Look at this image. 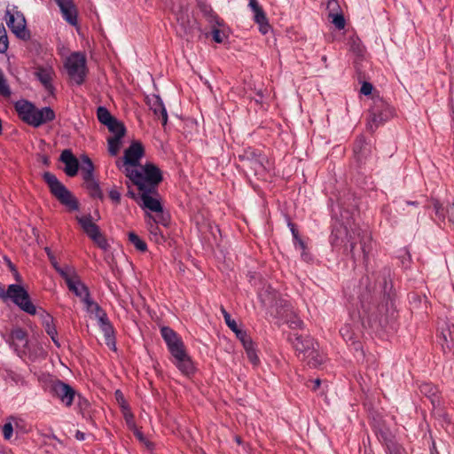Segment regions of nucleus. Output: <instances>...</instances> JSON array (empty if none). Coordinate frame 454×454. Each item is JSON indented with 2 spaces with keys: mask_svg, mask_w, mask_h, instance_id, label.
Listing matches in <instances>:
<instances>
[{
  "mask_svg": "<svg viewBox=\"0 0 454 454\" xmlns=\"http://www.w3.org/2000/svg\"><path fill=\"white\" fill-rule=\"evenodd\" d=\"M296 356L309 368L322 364L324 356L318 349V343L310 335L291 333L288 337Z\"/></svg>",
  "mask_w": 454,
  "mask_h": 454,
  "instance_id": "nucleus-1",
  "label": "nucleus"
},
{
  "mask_svg": "<svg viewBox=\"0 0 454 454\" xmlns=\"http://www.w3.org/2000/svg\"><path fill=\"white\" fill-rule=\"evenodd\" d=\"M124 174L138 190H155L163 179L160 169L151 162L139 166L138 168H126Z\"/></svg>",
  "mask_w": 454,
  "mask_h": 454,
  "instance_id": "nucleus-2",
  "label": "nucleus"
},
{
  "mask_svg": "<svg viewBox=\"0 0 454 454\" xmlns=\"http://www.w3.org/2000/svg\"><path fill=\"white\" fill-rule=\"evenodd\" d=\"M44 182L48 184L51 194L69 210L75 211L79 209V203L72 192L51 173L45 172L43 176Z\"/></svg>",
  "mask_w": 454,
  "mask_h": 454,
  "instance_id": "nucleus-3",
  "label": "nucleus"
},
{
  "mask_svg": "<svg viewBox=\"0 0 454 454\" xmlns=\"http://www.w3.org/2000/svg\"><path fill=\"white\" fill-rule=\"evenodd\" d=\"M4 297L10 298L21 310L29 314H37L36 307L32 303L29 294L20 285L12 284L8 286Z\"/></svg>",
  "mask_w": 454,
  "mask_h": 454,
  "instance_id": "nucleus-4",
  "label": "nucleus"
},
{
  "mask_svg": "<svg viewBox=\"0 0 454 454\" xmlns=\"http://www.w3.org/2000/svg\"><path fill=\"white\" fill-rule=\"evenodd\" d=\"M49 392L52 397L57 398L66 407L72 406L75 398H78L80 402L82 399V396L71 385L60 380L51 382Z\"/></svg>",
  "mask_w": 454,
  "mask_h": 454,
  "instance_id": "nucleus-5",
  "label": "nucleus"
},
{
  "mask_svg": "<svg viewBox=\"0 0 454 454\" xmlns=\"http://www.w3.org/2000/svg\"><path fill=\"white\" fill-rule=\"evenodd\" d=\"M65 67L70 78L77 84L84 82L87 74L86 57L81 52L72 53L66 60Z\"/></svg>",
  "mask_w": 454,
  "mask_h": 454,
  "instance_id": "nucleus-6",
  "label": "nucleus"
},
{
  "mask_svg": "<svg viewBox=\"0 0 454 454\" xmlns=\"http://www.w3.org/2000/svg\"><path fill=\"white\" fill-rule=\"evenodd\" d=\"M175 13L177 22V34L186 41L192 40L200 33L196 20L190 17L188 10L183 6L180 7L178 12L175 11Z\"/></svg>",
  "mask_w": 454,
  "mask_h": 454,
  "instance_id": "nucleus-7",
  "label": "nucleus"
},
{
  "mask_svg": "<svg viewBox=\"0 0 454 454\" xmlns=\"http://www.w3.org/2000/svg\"><path fill=\"white\" fill-rule=\"evenodd\" d=\"M331 207V234L329 242L331 246L335 248H340V222L339 220V213H340V202L338 194H333L329 198Z\"/></svg>",
  "mask_w": 454,
  "mask_h": 454,
  "instance_id": "nucleus-8",
  "label": "nucleus"
},
{
  "mask_svg": "<svg viewBox=\"0 0 454 454\" xmlns=\"http://www.w3.org/2000/svg\"><path fill=\"white\" fill-rule=\"evenodd\" d=\"M6 24L11 31L20 39L27 41L30 39V32L27 28L26 19L19 11H6Z\"/></svg>",
  "mask_w": 454,
  "mask_h": 454,
  "instance_id": "nucleus-9",
  "label": "nucleus"
},
{
  "mask_svg": "<svg viewBox=\"0 0 454 454\" xmlns=\"http://www.w3.org/2000/svg\"><path fill=\"white\" fill-rule=\"evenodd\" d=\"M393 115V110L384 102L375 103L369 113L367 128L373 132Z\"/></svg>",
  "mask_w": 454,
  "mask_h": 454,
  "instance_id": "nucleus-10",
  "label": "nucleus"
},
{
  "mask_svg": "<svg viewBox=\"0 0 454 454\" xmlns=\"http://www.w3.org/2000/svg\"><path fill=\"white\" fill-rule=\"evenodd\" d=\"M239 159L243 161L244 166L250 168L255 175L262 174L266 169L264 165L266 156L260 150L248 147L239 155Z\"/></svg>",
  "mask_w": 454,
  "mask_h": 454,
  "instance_id": "nucleus-11",
  "label": "nucleus"
},
{
  "mask_svg": "<svg viewBox=\"0 0 454 454\" xmlns=\"http://www.w3.org/2000/svg\"><path fill=\"white\" fill-rule=\"evenodd\" d=\"M61 278L65 280L69 291L80 297L83 302L90 297L89 289L81 281L74 268L72 267Z\"/></svg>",
  "mask_w": 454,
  "mask_h": 454,
  "instance_id": "nucleus-12",
  "label": "nucleus"
},
{
  "mask_svg": "<svg viewBox=\"0 0 454 454\" xmlns=\"http://www.w3.org/2000/svg\"><path fill=\"white\" fill-rule=\"evenodd\" d=\"M342 34L345 35V40L347 41V46L348 47V51L354 56V63L356 68L358 65V61L364 59L365 53V48L363 45L361 40L355 35L353 31H348L346 29V20L344 16L342 15Z\"/></svg>",
  "mask_w": 454,
  "mask_h": 454,
  "instance_id": "nucleus-13",
  "label": "nucleus"
},
{
  "mask_svg": "<svg viewBox=\"0 0 454 454\" xmlns=\"http://www.w3.org/2000/svg\"><path fill=\"white\" fill-rule=\"evenodd\" d=\"M6 341L20 357L22 358L27 355L28 351V339L27 332L22 328L17 327L12 329Z\"/></svg>",
  "mask_w": 454,
  "mask_h": 454,
  "instance_id": "nucleus-14",
  "label": "nucleus"
},
{
  "mask_svg": "<svg viewBox=\"0 0 454 454\" xmlns=\"http://www.w3.org/2000/svg\"><path fill=\"white\" fill-rule=\"evenodd\" d=\"M144 153L145 150L142 143L139 141L132 142L124 152L123 171L129 168H137V167L141 166L139 160L144 156Z\"/></svg>",
  "mask_w": 454,
  "mask_h": 454,
  "instance_id": "nucleus-15",
  "label": "nucleus"
},
{
  "mask_svg": "<svg viewBox=\"0 0 454 454\" xmlns=\"http://www.w3.org/2000/svg\"><path fill=\"white\" fill-rule=\"evenodd\" d=\"M141 192L140 198L143 202L142 207L154 213H162L163 207L159 199L158 190L144 189Z\"/></svg>",
  "mask_w": 454,
  "mask_h": 454,
  "instance_id": "nucleus-16",
  "label": "nucleus"
},
{
  "mask_svg": "<svg viewBox=\"0 0 454 454\" xmlns=\"http://www.w3.org/2000/svg\"><path fill=\"white\" fill-rule=\"evenodd\" d=\"M259 298L262 305L266 308H272L274 306L287 308L289 304L284 300L278 299L277 291L270 286H264L259 293Z\"/></svg>",
  "mask_w": 454,
  "mask_h": 454,
  "instance_id": "nucleus-17",
  "label": "nucleus"
},
{
  "mask_svg": "<svg viewBox=\"0 0 454 454\" xmlns=\"http://www.w3.org/2000/svg\"><path fill=\"white\" fill-rule=\"evenodd\" d=\"M146 102L154 115L161 118L162 126H165L168 122V113L160 97L155 94L148 96Z\"/></svg>",
  "mask_w": 454,
  "mask_h": 454,
  "instance_id": "nucleus-18",
  "label": "nucleus"
},
{
  "mask_svg": "<svg viewBox=\"0 0 454 454\" xmlns=\"http://www.w3.org/2000/svg\"><path fill=\"white\" fill-rule=\"evenodd\" d=\"M356 240H358L360 243V249L362 251L364 259H365L370 251L369 245H368V243H370V241H371L370 237H369V235H365V234L361 236L359 231H353V234L348 235V242L350 243V252L354 258H356L355 247H356Z\"/></svg>",
  "mask_w": 454,
  "mask_h": 454,
  "instance_id": "nucleus-19",
  "label": "nucleus"
},
{
  "mask_svg": "<svg viewBox=\"0 0 454 454\" xmlns=\"http://www.w3.org/2000/svg\"><path fill=\"white\" fill-rule=\"evenodd\" d=\"M35 75L43 84L45 90L48 91L49 94L53 95L55 90L52 84V80L55 75L53 69L51 67H39L36 68Z\"/></svg>",
  "mask_w": 454,
  "mask_h": 454,
  "instance_id": "nucleus-20",
  "label": "nucleus"
},
{
  "mask_svg": "<svg viewBox=\"0 0 454 454\" xmlns=\"http://www.w3.org/2000/svg\"><path fill=\"white\" fill-rule=\"evenodd\" d=\"M62 13L63 19L70 25H77V10L72 0H55Z\"/></svg>",
  "mask_w": 454,
  "mask_h": 454,
  "instance_id": "nucleus-21",
  "label": "nucleus"
},
{
  "mask_svg": "<svg viewBox=\"0 0 454 454\" xmlns=\"http://www.w3.org/2000/svg\"><path fill=\"white\" fill-rule=\"evenodd\" d=\"M59 160L65 164L64 171L68 176H74L79 169V161L69 149L64 150Z\"/></svg>",
  "mask_w": 454,
  "mask_h": 454,
  "instance_id": "nucleus-22",
  "label": "nucleus"
},
{
  "mask_svg": "<svg viewBox=\"0 0 454 454\" xmlns=\"http://www.w3.org/2000/svg\"><path fill=\"white\" fill-rule=\"evenodd\" d=\"M37 314L40 317V319L42 321L43 326L45 329V332L49 336H51L52 341L57 347H60V343L59 342L57 339V330L55 325H53V317L47 313L44 309H39L37 311Z\"/></svg>",
  "mask_w": 454,
  "mask_h": 454,
  "instance_id": "nucleus-23",
  "label": "nucleus"
},
{
  "mask_svg": "<svg viewBox=\"0 0 454 454\" xmlns=\"http://www.w3.org/2000/svg\"><path fill=\"white\" fill-rule=\"evenodd\" d=\"M35 108L32 103L27 100H20L15 104V109L20 119L31 126Z\"/></svg>",
  "mask_w": 454,
  "mask_h": 454,
  "instance_id": "nucleus-24",
  "label": "nucleus"
},
{
  "mask_svg": "<svg viewBox=\"0 0 454 454\" xmlns=\"http://www.w3.org/2000/svg\"><path fill=\"white\" fill-rule=\"evenodd\" d=\"M55 119V113L50 106L41 109L35 108V116L32 120L33 127H39L43 123L51 121Z\"/></svg>",
  "mask_w": 454,
  "mask_h": 454,
  "instance_id": "nucleus-25",
  "label": "nucleus"
},
{
  "mask_svg": "<svg viewBox=\"0 0 454 454\" xmlns=\"http://www.w3.org/2000/svg\"><path fill=\"white\" fill-rule=\"evenodd\" d=\"M353 152L357 161L362 163L366 160L371 153V147L366 143L364 137L360 136L354 143Z\"/></svg>",
  "mask_w": 454,
  "mask_h": 454,
  "instance_id": "nucleus-26",
  "label": "nucleus"
},
{
  "mask_svg": "<svg viewBox=\"0 0 454 454\" xmlns=\"http://www.w3.org/2000/svg\"><path fill=\"white\" fill-rule=\"evenodd\" d=\"M326 11L328 19L332 20V23L336 28L340 29V5L338 0H328L326 4Z\"/></svg>",
  "mask_w": 454,
  "mask_h": 454,
  "instance_id": "nucleus-27",
  "label": "nucleus"
},
{
  "mask_svg": "<svg viewBox=\"0 0 454 454\" xmlns=\"http://www.w3.org/2000/svg\"><path fill=\"white\" fill-rule=\"evenodd\" d=\"M77 221L90 239H96L100 232L98 226L92 223L91 215L77 217Z\"/></svg>",
  "mask_w": 454,
  "mask_h": 454,
  "instance_id": "nucleus-28",
  "label": "nucleus"
},
{
  "mask_svg": "<svg viewBox=\"0 0 454 454\" xmlns=\"http://www.w3.org/2000/svg\"><path fill=\"white\" fill-rule=\"evenodd\" d=\"M174 359H175L174 364L179 369V371L182 372V373H184L185 375H190V374L193 373V372H194L193 363L187 353L184 354V356H179Z\"/></svg>",
  "mask_w": 454,
  "mask_h": 454,
  "instance_id": "nucleus-29",
  "label": "nucleus"
},
{
  "mask_svg": "<svg viewBox=\"0 0 454 454\" xmlns=\"http://www.w3.org/2000/svg\"><path fill=\"white\" fill-rule=\"evenodd\" d=\"M85 188L87 189L90 195L93 198L103 199V192L99 186L98 182L93 177L89 179H83Z\"/></svg>",
  "mask_w": 454,
  "mask_h": 454,
  "instance_id": "nucleus-30",
  "label": "nucleus"
},
{
  "mask_svg": "<svg viewBox=\"0 0 454 454\" xmlns=\"http://www.w3.org/2000/svg\"><path fill=\"white\" fill-rule=\"evenodd\" d=\"M254 20L259 25L260 31L265 35L269 32L270 26L268 22L265 12L262 8L254 12Z\"/></svg>",
  "mask_w": 454,
  "mask_h": 454,
  "instance_id": "nucleus-31",
  "label": "nucleus"
},
{
  "mask_svg": "<svg viewBox=\"0 0 454 454\" xmlns=\"http://www.w3.org/2000/svg\"><path fill=\"white\" fill-rule=\"evenodd\" d=\"M100 329L104 333L106 344L110 348L115 350L116 349V346H115L116 342H115L114 330L112 324L110 323L108 325H102L100 327Z\"/></svg>",
  "mask_w": 454,
  "mask_h": 454,
  "instance_id": "nucleus-32",
  "label": "nucleus"
},
{
  "mask_svg": "<svg viewBox=\"0 0 454 454\" xmlns=\"http://www.w3.org/2000/svg\"><path fill=\"white\" fill-rule=\"evenodd\" d=\"M81 172L82 179H89L90 177L94 176V165L91 160L87 155H84L82 158Z\"/></svg>",
  "mask_w": 454,
  "mask_h": 454,
  "instance_id": "nucleus-33",
  "label": "nucleus"
},
{
  "mask_svg": "<svg viewBox=\"0 0 454 454\" xmlns=\"http://www.w3.org/2000/svg\"><path fill=\"white\" fill-rule=\"evenodd\" d=\"M106 126L110 132L114 133V137H124L126 129L116 118L114 117Z\"/></svg>",
  "mask_w": 454,
  "mask_h": 454,
  "instance_id": "nucleus-34",
  "label": "nucleus"
},
{
  "mask_svg": "<svg viewBox=\"0 0 454 454\" xmlns=\"http://www.w3.org/2000/svg\"><path fill=\"white\" fill-rule=\"evenodd\" d=\"M44 250L47 254V256H48L52 267L60 276L67 273V271L72 268L71 266H68V265H66L65 267H60L59 262H57L56 257L54 256L53 253L51 252V248L45 247Z\"/></svg>",
  "mask_w": 454,
  "mask_h": 454,
  "instance_id": "nucleus-35",
  "label": "nucleus"
},
{
  "mask_svg": "<svg viewBox=\"0 0 454 454\" xmlns=\"http://www.w3.org/2000/svg\"><path fill=\"white\" fill-rule=\"evenodd\" d=\"M160 333L167 346L180 340L176 333L168 326L161 327Z\"/></svg>",
  "mask_w": 454,
  "mask_h": 454,
  "instance_id": "nucleus-36",
  "label": "nucleus"
},
{
  "mask_svg": "<svg viewBox=\"0 0 454 454\" xmlns=\"http://www.w3.org/2000/svg\"><path fill=\"white\" fill-rule=\"evenodd\" d=\"M168 348L174 358L184 356L186 353L184 342L180 339L178 341L173 342L168 346Z\"/></svg>",
  "mask_w": 454,
  "mask_h": 454,
  "instance_id": "nucleus-37",
  "label": "nucleus"
},
{
  "mask_svg": "<svg viewBox=\"0 0 454 454\" xmlns=\"http://www.w3.org/2000/svg\"><path fill=\"white\" fill-rule=\"evenodd\" d=\"M168 348L174 358L184 356L186 353L184 342L180 339L178 341L173 342L168 346Z\"/></svg>",
  "mask_w": 454,
  "mask_h": 454,
  "instance_id": "nucleus-38",
  "label": "nucleus"
},
{
  "mask_svg": "<svg viewBox=\"0 0 454 454\" xmlns=\"http://www.w3.org/2000/svg\"><path fill=\"white\" fill-rule=\"evenodd\" d=\"M129 240L138 251L145 252L147 250L146 243L135 232L129 233Z\"/></svg>",
  "mask_w": 454,
  "mask_h": 454,
  "instance_id": "nucleus-39",
  "label": "nucleus"
},
{
  "mask_svg": "<svg viewBox=\"0 0 454 454\" xmlns=\"http://www.w3.org/2000/svg\"><path fill=\"white\" fill-rule=\"evenodd\" d=\"M121 138L122 137H112L108 138V152L112 156L117 155L121 147Z\"/></svg>",
  "mask_w": 454,
  "mask_h": 454,
  "instance_id": "nucleus-40",
  "label": "nucleus"
},
{
  "mask_svg": "<svg viewBox=\"0 0 454 454\" xmlns=\"http://www.w3.org/2000/svg\"><path fill=\"white\" fill-rule=\"evenodd\" d=\"M97 117L98 121L106 125L109 122L114 116L110 114V112L105 106H98L97 109Z\"/></svg>",
  "mask_w": 454,
  "mask_h": 454,
  "instance_id": "nucleus-41",
  "label": "nucleus"
},
{
  "mask_svg": "<svg viewBox=\"0 0 454 454\" xmlns=\"http://www.w3.org/2000/svg\"><path fill=\"white\" fill-rule=\"evenodd\" d=\"M86 305V309L89 312L95 315L96 318L101 313H104L105 310L95 301H93L90 297L84 302Z\"/></svg>",
  "mask_w": 454,
  "mask_h": 454,
  "instance_id": "nucleus-42",
  "label": "nucleus"
},
{
  "mask_svg": "<svg viewBox=\"0 0 454 454\" xmlns=\"http://www.w3.org/2000/svg\"><path fill=\"white\" fill-rule=\"evenodd\" d=\"M220 310L223 316L225 324L228 325V327L234 333L238 331L239 328L238 327V325L234 319L231 318V315L227 310L224 309L223 306H221Z\"/></svg>",
  "mask_w": 454,
  "mask_h": 454,
  "instance_id": "nucleus-43",
  "label": "nucleus"
},
{
  "mask_svg": "<svg viewBox=\"0 0 454 454\" xmlns=\"http://www.w3.org/2000/svg\"><path fill=\"white\" fill-rule=\"evenodd\" d=\"M9 42L4 24L0 21V53H4L8 49Z\"/></svg>",
  "mask_w": 454,
  "mask_h": 454,
  "instance_id": "nucleus-44",
  "label": "nucleus"
},
{
  "mask_svg": "<svg viewBox=\"0 0 454 454\" xmlns=\"http://www.w3.org/2000/svg\"><path fill=\"white\" fill-rule=\"evenodd\" d=\"M235 333L237 338H239V340L242 342V345L245 349L254 345L251 338L247 335V333L245 331L239 329L238 331H236Z\"/></svg>",
  "mask_w": 454,
  "mask_h": 454,
  "instance_id": "nucleus-45",
  "label": "nucleus"
},
{
  "mask_svg": "<svg viewBox=\"0 0 454 454\" xmlns=\"http://www.w3.org/2000/svg\"><path fill=\"white\" fill-rule=\"evenodd\" d=\"M286 324L291 329H301L304 325L303 321L296 315H293L286 319Z\"/></svg>",
  "mask_w": 454,
  "mask_h": 454,
  "instance_id": "nucleus-46",
  "label": "nucleus"
},
{
  "mask_svg": "<svg viewBox=\"0 0 454 454\" xmlns=\"http://www.w3.org/2000/svg\"><path fill=\"white\" fill-rule=\"evenodd\" d=\"M0 94L4 97H10L11 95V90L6 83V81L4 79V74L2 70L0 69Z\"/></svg>",
  "mask_w": 454,
  "mask_h": 454,
  "instance_id": "nucleus-47",
  "label": "nucleus"
},
{
  "mask_svg": "<svg viewBox=\"0 0 454 454\" xmlns=\"http://www.w3.org/2000/svg\"><path fill=\"white\" fill-rule=\"evenodd\" d=\"M3 435L5 440H10L13 434V426L11 421L6 422L3 426Z\"/></svg>",
  "mask_w": 454,
  "mask_h": 454,
  "instance_id": "nucleus-48",
  "label": "nucleus"
},
{
  "mask_svg": "<svg viewBox=\"0 0 454 454\" xmlns=\"http://www.w3.org/2000/svg\"><path fill=\"white\" fill-rule=\"evenodd\" d=\"M245 350L249 361L254 364H257V363L259 362V358L256 355L254 345L248 348H246Z\"/></svg>",
  "mask_w": 454,
  "mask_h": 454,
  "instance_id": "nucleus-49",
  "label": "nucleus"
},
{
  "mask_svg": "<svg viewBox=\"0 0 454 454\" xmlns=\"http://www.w3.org/2000/svg\"><path fill=\"white\" fill-rule=\"evenodd\" d=\"M92 240L102 249L106 250L108 247V243L106 238L103 236L101 231L97 235L96 239H92Z\"/></svg>",
  "mask_w": 454,
  "mask_h": 454,
  "instance_id": "nucleus-50",
  "label": "nucleus"
},
{
  "mask_svg": "<svg viewBox=\"0 0 454 454\" xmlns=\"http://www.w3.org/2000/svg\"><path fill=\"white\" fill-rule=\"evenodd\" d=\"M110 200L115 203L116 205L120 204L121 202V193L120 192L115 188H112L108 192Z\"/></svg>",
  "mask_w": 454,
  "mask_h": 454,
  "instance_id": "nucleus-51",
  "label": "nucleus"
},
{
  "mask_svg": "<svg viewBox=\"0 0 454 454\" xmlns=\"http://www.w3.org/2000/svg\"><path fill=\"white\" fill-rule=\"evenodd\" d=\"M212 37L215 43H221L223 42L224 34L220 29L215 28L212 31Z\"/></svg>",
  "mask_w": 454,
  "mask_h": 454,
  "instance_id": "nucleus-52",
  "label": "nucleus"
},
{
  "mask_svg": "<svg viewBox=\"0 0 454 454\" xmlns=\"http://www.w3.org/2000/svg\"><path fill=\"white\" fill-rule=\"evenodd\" d=\"M372 90H373V86L372 83H370L368 82H364L360 91L362 94L368 96L372 93Z\"/></svg>",
  "mask_w": 454,
  "mask_h": 454,
  "instance_id": "nucleus-53",
  "label": "nucleus"
},
{
  "mask_svg": "<svg viewBox=\"0 0 454 454\" xmlns=\"http://www.w3.org/2000/svg\"><path fill=\"white\" fill-rule=\"evenodd\" d=\"M434 207L435 210V215L443 220L445 218L446 208H443L439 203H435Z\"/></svg>",
  "mask_w": 454,
  "mask_h": 454,
  "instance_id": "nucleus-54",
  "label": "nucleus"
},
{
  "mask_svg": "<svg viewBox=\"0 0 454 454\" xmlns=\"http://www.w3.org/2000/svg\"><path fill=\"white\" fill-rule=\"evenodd\" d=\"M446 215L449 221L454 223V203L449 204L446 207Z\"/></svg>",
  "mask_w": 454,
  "mask_h": 454,
  "instance_id": "nucleus-55",
  "label": "nucleus"
},
{
  "mask_svg": "<svg viewBox=\"0 0 454 454\" xmlns=\"http://www.w3.org/2000/svg\"><path fill=\"white\" fill-rule=\"evenodd\" d=\"M97 319L98 321L99 327L111 323L107 317L106 311L104 313H101L99 316H98Z\"/></svg>",
  "mask_w": 454,
  "mask_h": 454,
  "instance_id": "nucleus-56",
  "label": "nucleus"
},
{
  "mask_svg": "<svg viewBox=\"0 0 454 454\" xmlns=\"http://www.w3.org/2000/svg\"><path fill=\"white\" fill-rule=\"evenodd\" d=\"M288 227L292 232L294 239H299V231L293 223H288Z\"/></svg>",
  "mask_w": 454,
  "mask_h": 454,
  "instance_id": "nucleus-57",
  "label": "nucleus"
},
{
  "mask_svg": "<svg viewBox=\"0 0 454 454\" xmlns=\"http://www.w3.org/2000/svg\"><path fill=\"white\" fill-rule=\"evenodd\" d=\"M149 231H150V233L154 235V236H157L159 234L160 229H159L158 225H157V222L156 221H154L153 223L150 224Z\"/></svg>",
  "mask_w": 454,
  "mask_h": 454,
  "instance_id": "nucleus-58",
  "label": "nucleus"
},
{
  "mask_svg": "<svg viewBox=\"0 0 454 454\" xmlns=\"http://www.w3.org/2000/svg\"><path fill=\"white\" fill-rule=\"evenodd\" d=\"M249 7L252 9L253 12L256 10H259L260 8H262L257 0H249V4H248Z\"/></svg>",
  "mask_w": 454,
  "mask_h": 454,
  "instance_id": "nucleus-59",
  "label": "nucleus"
},
{
  "mask_svg": "<svg viewBox=\"0 0 454 454\" xmlns=\"http://www.w3.org/2000/svg\"><path fill=\"white\" fill-rule=\"evenodd\" d=\"M160 220H158V221H156V222H157V223H161V224H163V225H167V224H168V215H165L163 214V212H162V213H160Z\"/></svg>",
  "mask_w": 454,
  "mask_h": 454,
  "instance_id": "nucleus-60",
  "label": "nucleus"
},
{
  "mask_svg": "<svg viewBox=\"0 0 454 454\" xmlns=\"http://www.w3.org/2000/svg\"><path fill=\"white\" fill-rule=\"evenodd\" d=\"M295 242V245L297 244L301 249L304 250L306 246L304 241L299 237V239H294Z\"/></svg>",
  "mask_w": 454,
  "mask_h": 454,
  "instance_id": "nucleus-61",
  "label": "nucleus"
},
{
  "mask_svg": "<svg viewBox=\"0 0 454 454\" xmlns=\"http://www.w3.org/2000/svg\"><path fill=\"white\" fill-rule=\"evenodd\" d=\"M295 242V245L297 244L301 249L304 250L306 246L304 241L299 237V239H294Z\"/></svg>",
  "mask_w": 454,
  "mask_h": 454,
  "instance_id": "nucleus-62",
  "label": "nucleus"
},
{
  "mask_svg": "<svg viewBox=\"0 0 454 454\" xmlns=\"http://www.w3.org/2000/svg\"><path fill=\"white\" fill-rule=\"evenodd\" d=\"M75 438L78 440V441H83L85 439V434L77 430L76 433H75Z\"/></svg>",
  "mask_w": 454,
  "mask_h": 454,
  "instance_id": "nucleus-63",
  "label": "nucleus"
},
{
  "mask_svg": "<svg viewBox=\"0 0 454 454\" xmlns=\"http://www.w3.org/2000/svg\"><path fill=\"white\" fill-rule=\"evenodd\" d=\"M428 391L429 393H432L434 394V387H432L429 384H425L423 387H422V391Z\"/></svg>",
  "mask_w": 454,
  "mask_h": 454,
  "instance_id": "nucleus-64",
  "label": "nucleus"
}]
</instances>
